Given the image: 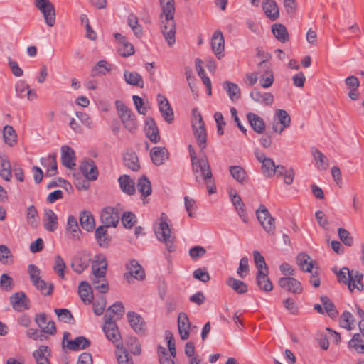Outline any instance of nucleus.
Instances as JSON below:
<instances>
[{
    "label": "nucleus",
    "mask_w": 364,
    "mask_h": 364,
    "mask_svg": "<svg viewBox=\"0 0 364 364\" xmlns=\"http://www.w3.org/2000/svg\"><path fill=\"white\" fill-rule=\"evenodd\" d=\"M162 12L160 14L161 30L169 46L176 42V21L174 0H159Z\"/></svg>",
    "instance_id": "1"
},
{
    "label": "nucleus",
    "mask_w": 364,
    "mask_h": 364,
    "mask_svg": "<svg viewBox=\"0 0 364 364\" xmlns=\"http://www.w3.org/2000/svg\"><path fill=\"white\" fill-rule=\"evenodd\" d=\"M107 268L105 257L103 255H96L92 265L93 276L91 281L93 287L102 294L107 293L109 290V284L106 279Z\"/></svg>",
    "instance_id": "2"
},
{
    "label": "nucleus",
    "mask_w": 364,
    "mask_h": 364,
    "mask_svg": "<svg viewBox=\"0 0 364 364\" xmlns=\"http://www.w3.org/2000/svg\"><path fill=\"white\" fill-rule=\"evenodd\" d=\"M159 220V226L154 228L156 237L159 241L166 245V249L168 252H174L176 250L174 237H172L171 235V232L167 222V215L164 213H162Z\"/></svg>",
    "instance_id": "3"
},
{
    "label": "nucleus",
    "mask_w": 364,
    "mask_h": 364,
    "mask_svg": "<svg viewBox=\"0 0 364 364\" xmlns=\"http://www.w3.org/2000/svg\"><path fill=\"white\" fill-rule=\"evenodd\" d=\"M103 318V331L107 338L115 345L118 350H122L123 343L122 336L115 321L112 320V315L105 314Z\"/></svg>",
    "instance_id": "4"
},
{
    "label": "nucleus",
    "mask_w": 364,
    "mask_h": 364,
    "mask_svg": "<svg viewBox=\"0 0 364 364\" xmlns=\"http://www.w3.org/2000/svg\"><path fill=\"white\" fill-rule=\"evenodd\" d=\"M192 127L194 136L197 144L201 150H203L207 145V132L205 124L200 113L196 108L192 111Z\"/></svg>",
    "instance_id": "5"
},
{
    "label": "nucleus",
    "mask_w": 364,
    "mask_h": 364,
    "mask_svg": "<svg viewBox=\"0 0 364 364\" xmlns=\"http://www.w3.org/2000/svg\"><path fill=\"white\" fill-rule=\"evenodd\" d=\"M192 170L196 182L209 181L213 178V173L206 156L191 162Z\"/></svg>",
    "instance_id": "6"
},
{
    "label": "nucleus",
    "mask_w": 364,
    "mask_h": 364,
    "mask_svg": "<svg viewBox=\"0 0 364 364\" xmlns=\"http://www.w3.org/2000/svg\"><path fill=\"white\" fill-rule=\"evenodd\" d=\"M256 215L263 229L268 234L274 235L275 233V219L270 215L268 209L261 204L256 210Z\"/></svg>",
    "instance_id": "7"
},
{
    "label": "nucleus",
    "mask_w": 364,
    "mask_h": 364,
    "mask_svg": "<svg viewBox=\"0 0 364 364\" xmlns=\"http://www.w3.org/2000/svg\"><path fill=\"white\" fill-rule=\"evenodd\" d=\"M35 6L43 14L46 23L52 27L55 23V10L50 0H35Z\"/></svg>",
    "instance_id": "8"
},
{
    "label": "nucleus",
    "mask_w": 364,
    "mask_h": 364,
    "mask_svg": "<svg viewBox=\"0 0 364 364\" xmlns=\"http://www.w3.org/2000/svg\"><path fill=\"white\" fill-rule=\"evenodd\" d=\"M70 336L69 332H65L63 337V346L67 347L69 350L77 351L88 348L91 343L84 336H77L74 340H68Z\"/></svg>",
    "instance_id": "9"
},
{
    "label": "nucleus",
    "mask_w": 364,
    "mask_h": 364,
    "mask_svg": "<svg viewBox=\"0 0 364 364\" xmlns=\"http://www.w3.org/2000/svg\"><path fill=\"white\" fill-rule=\"evenodd\" d=\"M126 268L128 272L124 274V277L129 283L132 282L133 278L137 280H143L145 278L144 270L137 260H129L126 264Z\"/></svg>",
    "instance_id": "10"
},
{
    "label": "nucleus",
    "mask_w": 364,
    "mask_h": 364,
    "mask_svg": "<svg viewBox=\"0 0 364 364\" xmlns=\"http://www.w3.org/2000/svg\"><path fill=\"white\" fill-rule=\"evenodd\" d=\"M256 159L262 164V171L267 178H272L275 176V164L273 159L267 157L265 154L256 150L255 151Z\"/></svg>",
    "instance_id": "11"
},
{
    "label": "nucleus",
    "mask_w": 364,
    "mask_h": 364,
    "mask_svg": "<svg viewBox=\"0 0 364 364\" xmlns=\"http://www.w3.org/2000/svg\"><path fill=\"white\" fill-rule=\"evenodd\" d=\"M278 283L282 289L293 294H300L303 291L301 283L294 277H282Z\"/></svg>",
    "instance_id": "12"
},
{
    "label": "nucleus",
    "mask_w": 364,
    "mask_h": 364,
    "mask_svg": "<svg viewBox=\"0 0 364 364\" xmlns=\"http://www.w3.org/2000/svg\"><path fill=\"white\" fill-rule=\"evenodd\" d=\"M65 234L68 238L73 242H78L81 240L82 231L76 218L73 215H70L68 218Z\"/></svg>",
    "instance_id": "13"
},
{
    "label": "nucleus",
    "mask_w": 364,
    "mask_h": 364,
    "mask_svg": "<svg viewBox=\"0 0 364 364\" xmlns=\"http://www.w3.org/2000/svg\"><path fill=\"white\" fill-rule=\"evenodd\" d=\"M101 220L105 227H116L119 220L117 209L112 207L105 208L101 213Z\"/></svg>",
    "instance_id": "14"
},
{
    "label": "nucleus",
    "mask_w": 364,
    "mask_h": 364,
    "mask_svg": "<svg viewBox=\"0 0 364 364\" xmlns=\"http://www.w3.org/2000/svg\"><path fill=\"white\" fill-rule=\"evenodd\" d=\"M10 303L13 309L18 311L30 309V300L24 292H16L10 298Z\"/></svg>",
    "instance_id": "15"
},
{
    "label": "nucleus",
    "mask_w": 364,
    "mask_h": 364,
    "mask_svg": "<svg viewBox=\"0 0 364 364\" xmlns=\"http://www.w3.org/2000/svg\"><path fill=\"white\" fill-rule=\"evenodd\" d=\"M159 111L164 120L168 124H171L174 120V114L173 109L167 100L162 95L159 94L157 96Z\"/></svg>",
    "instance_id": "16"
},
{
    "label": "nucleus",
    "mask_w": 364,
    "mask_h": 364,
    "mask_svg": "<svg viewBox=\"0 0 364 364\" xmlns=\"http://www.w3.org/2000/svg\"><path fill=\"white\" fill-rule=\"evenodd\" d=\"M80 171L88 181H95L98 176V170L95 161L91 159L83 160L80 164Z\"/></svg>",
    "instance_id": "17"
},
{
    "label": "nucleus",
    "mask_w": 364,
    "mask_h": 364,
    "mask_svg": "<svg viewBox=\"0 0 364 364\" xmlns=\"http://www.w3.org/2000/svg\"><path fill=\"white\" fill-rule=\"evenodd\" d=\"M35 321L41 331L49 335H54L56 333V327L53 321L48 320L45 313L36 316Z\"/></svg>",
    "instance_id": "18"
},
{
    "label": "nucleus",
    "mask_w": 364,
    "mask_h": 364,
    "mask_svg": "<svg viewBox=\"0 0 364 364\" xmlns=\"http://www.w3.org/2000/svg\"><path fill=\"white\" fill-rule=\"evenodd\" d=\"M128 321L132 328L139 335H143L146 331V323L144 318L134 311H128Z\"/></svg>",
    "instance_id": "19"
},
{
    "label": "nucleus",
    "mask_w": 364,
    "mask_h": 364,
    "mask_svg": "<svg viewBox=\"0 0 364 364\" xmlns=\"http://www.w3.org/2000/svg\"><path fill=\"white\" fill-rule=\"evenodd\" d=\"M229 196L238 215L244 223H247L248 222V218L245 208V204L242 200L241 197L235 190H231L229 192Z\"/></svg>",
    "instance_id": "20"
},
{
    "label": "nucleus",
    "mask_w": 364,
    "mask_h": 364,
    "mask_svg": "<svg viewBox=\"0 0 364 364\" xmlns=\"http://www.w3.org/2000/svg\"><path fill=\"white\" fill-rule=\"evenodd\" d=\"M225 40L223 33L220 30L214 32L211 38V47L217 58L220 60L223 56Z\"/></svg>",
    "instance_id": "21"
},
{
    "label": "nucleus",
    "mask_w": 364,
    "mask_h": 364,
    "mask_svg": "<svg viewBox=\"0 0 364 364\" xmlns=\"http://www.w3.org/2000/svg\"><path fill=\"white\" fill-rule=\"evenodd\" d=\"M61 161L62 164L68 169H73L75 166V153L69 146H61Z\"/></svg>",
    "instance_id": "22"
},
{
    "label": "nucleus",
    "mask_w": 364,
    "mask_h": 364,
    "mask_svg": "<svg viewBox=\"0 0 364 364\" xmlns=\"http://www.w3.org/2000/svg\"><path fill=\"white\" fill-rule=\"evenodd\" d=\"M144 129L146 136L151 142L156 144L160 141L159 129L152 117H147L146 119Z\"/></svg>",
    "instance_id": "23"
},
{
    "label": "nucleus",
    "mask_w": 364,
    "mask_h": 364,
    "mask_svg": "<svg viewBox=\"0 0 364 364\" xmlns=\"http://www.w3.org/2000/svg\"><path fill=\"white\" fill-rule=\"evenodd\" d=\"M150 157L153 164L161 166L168 159L169 152L165 147L155 146L150 151Z\"/></svg>",
    "instance_id": "24"
},
{
    "label": "nucleus",
    "mask_w": 364,
    "mask_h": 364,
    "mask_svg": "<svg viewBox=\"0 0 364 364\" xmlns=\"http://www.w3.org/2000/svg\"><path fill=\"white\" fill-rule=\"evenodd\" d=\"M191 323L185 312H180L178 316V328L182 340H187L190 335Z\"/></svg>",
    "instance_id": "25"
},
{
    "label": "nucleus",
    "mask_w": 364,
    "mask_h": 364,
    "mask_svg": "<svg viewBox=\"0 0 364 364\" xmlns=\"http://www.w3.org/2000/svg\"><path fill=\"white\" fill-rule=\"evenodd\" d=\"M250 97L256 102L271 106L274 103V95L270 92H262L257 88L253 89L250 93Z\"/></svg>",
    "instance_id": "26"
},
{
    "label": "nucleus",
    "mask_w": 364,
    "mask_h": 364,
    "mask_svg": "<svg viewBox=\"0 0 364 364\" xmlns=\"http://www.w3.org/2000/svg\"><path fill=\"white\" fill-rule=\"evenodd\" d=\"M90 261V258L85 253L79 254L73 259L71 267L75 272L80 274L89 267Z\"/></svg>",
    "instance_id": "27"
},
{
    "label": "nucleus",
    "mask_w": 364,
    "mask_h": 364,
    "mask_svg": "<svg viewBox=\"0 0 364 364\" xmlns=\"http://www.w3.org/2000/svg\"><path fill=\"white\" fill-rule=\"evenodd\" d=\"M262 9L267 17L271 21H276L279 18V7L274 0H264Z\"/></svg>",
    "instance_id": "28"
},
{
    "label": "nucleus",
    "mask_w": 364,
    "mask_h": 364,
    "mask_svg": "<svg viewBox=\"0 0 364 364\" xmlns=\"http://www.w3.org/2000/svg\"><path fill=\"white\" fill-rule=\"evenodd\" d=\"M43 221L45 229L49 232H54L58 228V217L50 209L44 210Z\"/></svg>",
    "instance_id": "29"
},
{
    "label": "nucleus",
    "mask_w": 364,
    "mask_h": 364,
    "mask_svg": "<svg viewBox=\"0 0 364 364\" xmlns=\"http://www.w3.org/2000/svg\"><path fill=\"white\" fill-rule=\"evenodd\" d=\"M118 181L122 191L127 195L132 196L136 193L135 182L129 176L124 174L119 177Z\"/></svg>",
    "instance_id": "30"
},
{
    "label": "nucleus",
    "mask_w": 364,
    "mask_h": 364,
    "mask_svg": "<svg viewBox=\"0 0 364 364\" xmlns=\"http://www.w3.org/2000/svg\"><path fill=\"white\" fill-rule=\"evenodd\" d=\"M247 119L252 129L258 134H262L265 130V123L262 117L255 113L247 114Z\"/></svg>",
    "instance_id": "31"
},
{
    "label": "nucleus",
    "mask_w": 364,
    "mask_h": 364,
    "mask_svg": "<svg viewBox=\"0 0 364 364\" xmlns=\"http://www.w3.org/2000/svg\"><path fill=\"white\" fill-rule=\"evenodd\" d=\"M296 262L302 272H311L313 270V261L309 255L300 252L296 258Z\"/></svg>",
    "instance_id": "32"
},
{
    "label": "nucleus",
    "mask_w": 364,
    "mask_h": 364,
    "mask_svg": "<svg viewBox=\"0 0 364 364\" xmlns=\"http://www.w3.org/2000/svg\"><path fill=\"white\" fill-rule=\"evenodd\" d=\"M41 164L43 166L47 167L46 176H53L57 173L56 155L50 154L47 158H42Z\"/></svg>",
    "instance_id": "33"
},
{
    "label": "nucleus",
    "mask_w": 364,
    "mask_h": 364,
    "mask_svg": "<svg viewBox=\"0 0 364 364\" xmlns=\"http://www.w3.org/2000/svg\"><path fill=\"white\" fill-rule=\"evenodd\" d=\"M105 225H100L96 230L95 232V239L100 247H107L111 238L107 234V228Z\"/></svg>",
    "instance_id": "34"
},
{
    "label": "nucleus",
    "mask_w": 364,
    "mask_h": 364,
    "mask_svg": "<svg viewBox=\"0 0 364 364\" xmlns=\"http://www.w3.org/2000/svg\"><path fill=\"white\" fill-rule=\"evenodd\" d=\"M80 223L81 227L87 232L94 230L95 222L93 215L90 212L84 210L80 214Z\"/></svg>",
    "instance_id": "35"
},
{
    "label": "nucleus",
    "mask_w": 364,
    "mask_h": 364,
    "mask_svg": "<svg viewBox=\"0 0 364 364\" xmlns=\"http://www.w3.org/2000/svg\"><path fill=\"white\" fill-rule=\"evenodd\" d=\"M124 165L129 169L137 171L140 168L139 159L134 151L127 152L123 154Z\"/></svg>",
    "instance_id": "36"
},
{
    "label": "nucleus",
    "mask_w": 364,
    "mask_h": 364,
    "mask_svg": "<svg viewBox=\"0 0 364 364\" xmlns=\"http://www.w3.org/2000/svg\"><path fill=\"white\" fill-rule=\"evenodd\" d=\"M91 287L90 284L86 281L80 282L78 287V294L81 300L85 304H90L93 300V296L91 292Z\"/></svg>",
    "instance_id": "37"
},
{
    "label": "nucleus",
    "mask_w": 364,
    "mask_h": 364,
    "mask_svg": "<svg viewBox=\"0 0 364 364\" xmlns=\"http://www.w3.org/2000/svg\"><path fill=\"white\" fill-rule=\"evenodd\" d=\"M272 31L274 37L281 43H286L289 40L287 28L282 23H274L272 26Z\"/></svg>",
    "instance_id": "38"
},
{
    "label": "nucleus",
    "mask_w": 364,
    "mask_h": 364,
    "mask_svg": "<svg viewBox=\"0 0 364 364\" xmlns=\"http://www.w3.org/2000/svg\"><path fill=\"white\" fill-rule=\"evenodd\" d=\"M124 78L125 82L131 85H134L143 88L144 83L142 77L136 72H130L125 70L124 72Z\"/></svg>",
    "instance_id": "39"
},
{
    "label": "nucleus",
    "mask_w": 364,
    "mask_h": 364,
    "mask_svg": "<svg viewBox=\"0 0 364 364\" xmlns=\"http://www.w3.org/2000/svg\"><path fill=\"white\" fill-rule=\"evenodd\" d=\"M257 284L264 291H270L273 289V285L267 276V272L263 271H257Z\"/></svg>",
    "instance_id": "40"
},
{
    "label": "nucleus",
    "mask_w": 364,
    "mask_h": 364,
    "mask_svg": "<svg viewBox=\"0 0 364 364\" xmlns=\"http://www.w3.org/2000/svg\"><path fill=\"white\" fill-rule=\"evenodd\" d=\"M226 284L239 294H245L248 291L247 285L244 282L232 277L228 278Z\"/></svg>",
    "instance_id": "41"
},
{
    "label": "nucleus",
    "mask_w": 364,
    "mask_h": 364,
    "mask_svg": "<svg viewBox=\"0 0 364 364\" xmlns=\"http://www.w3.org/2000/svg\"><path fill=\"white\" fill-rule=\"evenodd\" d=\"M115 105L122 122L135 117V114L133 113V112L129 108H128V107L122 101L117 100L115 102Z\"/></svg>",
    "instance_id": "42"
},
{
    "label": "nucleus",
    "mask_w": 364,
    "mask_h": 364,
    "mask_svg": "<svg viewBox=\"0 0 364 364\" xmlns=\"http://www.w3.org/2000/svg\"><path fill=\"white\" fill-rule=\"evenodd\" d=\"M311 154L317 164V168L320 170H326L328 167V159L318 149L311 148Z\"/></svg>",
    "instance_id": "43"
},
{
    "label": "nucleus",
    "mask_w": 364,
    "mask_h": 364,
    "mask_svg": "<svg viewBox=\"0 0 364 364\" xmlns=\"http://www.w3.org/2000/svg\"><path fill=\"white\" fill-rule=\"evenodd\" d=\"M232 177L241 184L247 181V174L245 170L240 166H231L229 168Z\"/></svg>",
    "instance_id": "44"
},
{
    "label": "nucleus",
    "mask_w": 364,
    "mask_h": 364,
    "mask_svg": "<svg viewBox=\"0 0 364 364\" xmlns=\"http://www.w3.org/2000/svg\"><path fill=\"white\" fill-rule=\"evenodd\" d=\"M136 186L142 197L146 198L151 194V182L146 176H142L140 177L137 181Z\"/></svg>",
    "instance_id": "45"
},
{
    "label": "nucleus",
    "mask_w": 364,
    "mask_h": 364,
    "mask_svg": "<svg viewBox=\"0 0 364 364\" xmlns=\"http://www.w3.org/2000/svg\"><path fill=\"white\" fill-rule=\"evenodd\" d=\"M348 346L358 353L364 354V333H355L348 342Z\"/></svg>",
    "instance_id": "46"
},
{
    "label": "nucleus",
    "mask_w": 364,
    "mask_h": 364,
    "mask_svg": "<svg viewBox=\"0 0 364 364\" xmlns=\"http://www.w3.org/2000/svg\"><path fill=\"white\" fill-rule=\"evenodd\" d=\"M4 142L9 146H13L17 142V134L12 126L6 125L3 129Z\"/></svg>",
    "instance_id": "47"
},
{
    "label": "nucleus",
    "mask_w": 364,
    "mask_h": 364,
    "mask_svg": "<svg viewBox=\"0 0 364 364\" xmlns=\"http://www.w3.org/2000/svg\"><path fill=\"white\" fill-rule=\"evenodd\" d=\"M10 162L5 156H0V176L9 181L12 177Z\"/></svg>",
    "instance_id": "48"
},
{
    "label": "nucleus",
    "mask_w": 364,
    "mask_h": 364,
    "mask_svg": "<svg viewBox=\"0 0 364 364\" xmlns=\"http://www.w3.org/2000/svg\"><path fill=\"white\" fill-rule=\"evenodd\" d=\"M223 88L225 90L232 101L234 102L240 98V89L237 84L225 81Z\"/></svg>",
    "instance_id": "49"
},
{
    "label": "nucleus",
    "mask_w": 364,
    "mask_h": 364,
    "mask_svg": "<svg viewBox=\"0 0 364 364\" xmlns=\"http://www.w3.org/2000/svg\"><path fill=\"white\" fill-rule=\"evenodd\" d=\"M320 300L324 307L326 312L331 318H336L338 315V311H337L336 306L328 296H321L320 297Z\"/></svg>",
    "instance_id": "50"
},
{
    "label": "nucleus",
    "mask_w": 364,
    "mask_h": 364,
    "mask_svg": "<svg viewBox=\"0 0 364 364\" xmlns=\"http://www.w3.org/2000/svg\"><path fill=\"white\" fill-rule=\"evenodd\" d=\"M127 23L136 37L140 38L142 36V27L139 24V20L136 15L134 14H130L128 16Z\"/></svg>",
    "instance_id": "51"
},
{
    "label": "nucleus",
    "mask_w": 364,
    "mask_h": 364,
    "mask_svg": "<svg viewBox=\"0 0 364 364\" xmlns=\"http://www.w3.org/2000/svg\"><path fill=\"white\" fill-rule=\"evenodd\" d=\"M338 277V281L340 283L348 284L349 287V283L353 280V274L350 272L348 267H343L338 272H334Z\"/></svg>",
    "instance_id": "52"
},
{
    "label": "nucleus",
    "mask_w": 364,
    "mask_h": 364,
    "mask_svg": "<svg viewBox=\"0 0 364 364\" xmlns=\"http://www.w3.org/2000/svg\"><path fill=\"white\" fill-rule=\"evenodd\" d=\"M33 285L45 296H50L53 291V284L52 283H47L42 279H41L37 283L33 284Z\"/></svg>",
    "instance_id": "53"
},
{
    "label": "nucleus",
    "mask_w": 364,
    "mask_h": 364,
    "mask_svg": "<svg viewBox=\"0 0 364 364\" xmlns=\"http://www.w3.org/2000/svg\"><path fill=\"white\" fill-rule=\"evenodd\" d=\"M353 316L352 314L348 311H344L341 316V326L348 330H352L353 326Z\"/></svg>",
    "instance_id": "54"
},
{
    "label": "nucleus",
    "mask_w": 364,
    "mask_h": 364,
    "mask_svg": "<svg viewBox=\"0 0 364 364\" xmlns=\"http://www.w3.org/2000/svg\"><path fill=\"white\" fill-rule=\"evenodd\" d=\"M14 284L13 278L7 274H2L0 277V288L6 292L12 291Z\"/></svg>",
    "instance_id": "55"
},
{
    "label": "nucleus",
    "mask_w": 364,
    "mask_h": 364,
    "mask_svg": "<svg viewBox=\"0 0 364 364\" xmlns=\"http://www.w3.org/2000/svg\"><path fill=\"white\" fill-rule=\"evenodd\" d=\"M66 269V264L59 255L55 257V264L53 266V270L58 274L61 279H65V269Z\"/></svg>",
    "instance_id": "56"
},
{
    "label": "nucleus",
    "mask_w": 364,
    "mask_h": 364,
    "mask_svg": "<svg viewBox=\"0 0 364 364\" xmlns=\"http://www.w3.org/2000/svg\"><path fill=\"white\" fill-rule=\"evenodd\" d=\"M27 221L33 228L38 225V212L34 205H30L27 209Z\"/></svg>",
    "instance_id": "57"
},
{
    "label": "nucleus",
    "mask_w": 364,
    "mask_h": 364,
    "mask_svg": "<svg viewBox=\"0 0 364 364\" xmlns=\"http://www.w3.org/2000/svg\"><path fill=\"white\" fill-rule=\"evenodd\" d=\"M122 223L124 228H132L136 223V217L135 214L132 212H124L122 215Z\"/></svg>",
    "instance_id": "58"
},
{
    "label": "nucleus",
    "mask_w": 364,
    "mask_h": 364,
    "mask_svg": "<svg viewBox=\"0 0 364 364\" xmlns=\"http://www.w3.org/2000/svg\"><path fill=\"white\" fill-rule=\"evenodd\" d=\"M275 116L277 118V122L283 125V127H289L291 123V117L284 109H277Z\"/></svg>",
    "instance_id": "59"
},
{
    "label": "nucleus",
    "mask_w": 364,
    "mask_h": 364,
    "mask_svg": "<svg viewBox=\"0 0 364 364\" xmlns=\"http://www.w3.org/2000/svg\"><path fill=\"white\" fill-rule=\"evenodd\" d=\"M107 62L106 60H100L97 62L96 65L91 70V75L95 77L99 75H105L106 72L110 70L109 68H107Z\"/></svg>",
    "instance_id": "60"
},
{
    "label": "nucleus",
    "mask_w": 364,
    "mask_h": 364,
    "mask_svg": "<svg viewBox=\"0 0 364 364\" xmlns=\"http://www.w3.org/2000/svg\"><path fill=\"white\" fill-rule=\"evenodd\" d=\"M118 52L123 57H129L134 53V48L132 43L127 41L119 45Z\"/></svg>",
    "instance_id": "61"
},
{
    "label": "nucleus",
    "mask_w": 364,
    "mask_h": 364,
    "mask_svg": "<svg viewBox=\"0 0 364 364\" xmlns=\"http://www.w3.org/2000/svg\"><path fill=\"white\" fill-rule=\"evenodd\" d=\"M338 234L340 240L347 246L350 247L353 243V238L348 230L345 228H339Z\"/></svg>",
    "instance_id": "62"
},
{
    "label": "nucleus",
    "mask_w": 364,
    "mask_h": 364,
    "mask_svg": "<svg viewBox=\"0 0 364 364\" xmlns=\"http://www.w3.org/2000/svg\"><path fill=\"white\" fill-rule=\"evenodd\" d=\"M55 313L58 315V316L63 320L64 322L68 323H73L74 321V318L70 313V311L67 309H55L54 310Z\"/></svg>",
    "instance_id": "63"
},
{
    "label": "nucleus",
    "mask_w": 364,
    "mask_h": 364,
    "mask_svg": "<svg viewBox=\"0 0 364 364\" xmlns=\"http://www.w3.org/2000/svg\"><path fill=\"white\" fill-rule=\"evenodd\" d=\"M116 355L119 364H134L132 358L124 348L122 350H118Z\"/></svg>",
    "instance_id": "64"
}]
</instances>
